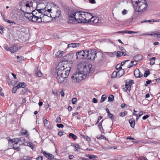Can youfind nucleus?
<instances>
[{"label": "nucleus", "instance_id": "nucleus-62", "mask_svg": "<svg viewBox=\"0 0 160 160\" xmlns=\"http://www.w3.org/2000/svg\"><path fill=\"white\" fill-rule=\"evenodd\" d=\"M102 117V116H99L98 118V120L96 121V124H97L99 122L100 120L101 119Z\"/></svg>", "mask_w": 160, "mask_h": 160}, {"label": "nucleus", "instance_id": "nucleus-56", "mask_svg": "<svg viewBox=\"0 0 160 160\" xmlns=\"http://www.w3.org/2000/svg\"><path fill=\"white\" fill-rule=\"evenodd\" d=\"M96 138L98 139H102V138H104V136L102 135H100L97 136Z\"/></svg>", "mask_w": 160, "mask_h": 160}, {"label": "nucleus", "instance_id": "nucleus-63", "mask_svg": "<svg viewBox=\"0 0 160 160\" xmlns=\"http://www.w3.org/2000/svg\"><path fill=\"white\" fill-rule=\"evenodd\" d=\"M151 82V81L150 80H148L146 81V83L145 84V86H147L148 84L150 83Z\"/></svg>", "mask_w": 160, "mask_h": 160}, {"label": "nucleus", "instance_id": "nucleus-45", "mask_svg": "<svg viewBox=\"0 0 160 160\" xmlns=\"http://www.w3.org/2000/svg\"><path fill=\"white\" fill-rule=\"evenodd\" d=\"M24 141H25V139L24 138H20L18 139V141L17 142H24Z\"/></svg>", "mask_w": 160, "mask_h": 160}, {"label": "nucleus", "instance_id": "nucleus-32", "mask_svg": "<svg viewBox=\"0 0 160 160\" xmlns=\"http://www.w3.org/2000/svg\"><path fill=\"white\" fill-rule=\"evenodd\" d=\"M157 21L154 19L151 20H145L144 21H142L141 22V23H142L143 22H156Z\"/></svg>", "mask_w": 160, "mask_h": 160}, {"label": "nucleus", "instance_id": "nucleus-15", "mask_svg": "<svg viewBox=\"0 0 160 160\" xmlns=\"http://www.w3.org/2000/svg\"><path fill=\"white\" fill-rule=\"evenodd\" d=\"M20 49V48H18L16 45H13L12 46L10 47L9 51L12 53H13L18 50Z\"/></svg>", "mask_w": 160, "mask_h": 160}, {"label": "nucleus", "instance_id": "nucleus-49", "mask_svg": "<svg viewBox=\"0 0 160 160\" xmlns=\"http://www.w3.org/2000/svg\"><path fill=\"white\" fill-rule=\"evenodd\" d=\"M106 53L108 54V55L110 56V57H112L114 55V53H116V52H106Z\"/></svg>", "mask_w": 160, "mask_h": 160}, {"label": "nucleus", "instance_id": "nucleus-34", "mask_svg": "<svg viewBox=\"0 0 160 160\" xmlns=\"http://www.w3.org/2000/svg\"><path fill=\"white\" fill-rule=\"evenodd\" d=\"M107 98V96L105 94H104L102 96L100 100V102H102L104 101Z\"/></svg>", "mask_w": 160, "mask_h": 160}, {"label": "nucleus", "instance_id": "nucleus-24", "mask_svg": "<svg viewBox=\"0 0 160 160\" xmlns=\"http://www.w3.org/2000/svg\"><path fill=\"white\" fill-rule=\"evenodd\" d=\"M35 74L36 76L39 77H41L42 76V74L41 71L38 69L35 70Z\"/></svg>", "mask_w": 160, "mask_h": 160}, {"label": "nucleus", "instance_id": "nucleus-2", "mask_svg": "<svg viewBox=\"0 0 160 160\" xmlns=\"http://www.w3.org/2000/svg\"><path fill=\"white\" fill-rule=\"evenodd\" d=\"M135 11L138 12H142L146 10L148 4L146 0H131Z\"/></svg>", "mask_w": 160, "mask_h": 160}, {"label": "nucleus", "instance_id": "nucleus-31", "mask_svg": "<svg viewBox=\"0 0 160 160\" xmlns=\"http://www.w3.org/2000/svg\"><path fill=\"white\" fill-rule=\"evenodd\" d=\"M21 133L22 135H26L27 136L29 135V133L26 130H22L21 131Z\"/></svg>", "mask_w": 160, "mask_h": 160}, {"label": "nucleus", "instance_id": "nucleus-5", "mask_svg": "<svg viewBox=\"0 0 160 160\" xmlns=\"http://www.w3.org/2000/svg\"><path fill=\"white\" fill-rule=\"evenodd\" d=\"M70 68H69V69H68L67 68H65V66H63L62 63H59L56 68V72L57 75L65 74V73L67 72V71L69 72L70 73Z\"/></svg>", "mask_w": 160, "mask_h": 160}, {"label": "nucleus", "instance_id": "nucleus-64", "mask_svg": "<svg viewBox=\"0 0 160 160\" xmlns=\"http://www.w3.org/2000/svg\"><path fill=\"white\" fill-rule=\"evenodd\" d=\"M89 2L92 4H94L96 3L95 0H89Z\"/></svg>", "mask_w": 160, "mask_h": 160}, {"label": "nucleus", "instance_id": "nucleus-47", "mask_svg": "<svg viewBox=\"0 0 160 160\" xmlns=\"http://www.w3.org/2000/svg\"><path fill=\"white\" fill-rule=\"evenodd\" d=\"M55 122L57 123H60L61 122V118L60 117H58L57 118Z\"/></svg>", "mask_w": 160, "mask_h": 160}, {"label": "nucleus", "instance_id": "nucleus-35", "mask_svg": "<svg viewBox=\"0 0 160 160\" xmlns=\"http://www.w3.org/2000/svg\"><path fill=\"white\" fill-rule=\"evenodd\" d=\"M69 136L70 138H72L74 140H76L77 139V136L72 133H70L69 135Z\"/></svg>", "mask_w": 160, "mask_h": 160}, {"label": "nucleus", "instance_id": "nucleus-22", "mask_svg": "<svg viewBox=\"0 0 160 160\" xmlns=\"http://www.w3.org/2000/svg\"><path fill=\"white\" fill-rule=\"evenodd\" d=\"M119 48L120 50H121V52L122 53V55H123V56H125L127 55V52L125 49L122 47H119Z\"/></svg>", "mask_w": 160, "mask_h": 160}, {"label": "nucleus", "instance_id": "nucleus-33", "mask_svg": "<svg viewBox=\"0 0 160 160\" xmlns=\"http://www.w3.org/2000/svg\"><path fill=\"white\" fill-rule=\"evenodd\" d=\"M156 58L153 57L150 58V60L151 61L150 64L151 65H153L155 64V60Z\"/></svg>", "mask_w": 160, "mask_h": 160}, {"label": "nucleus", "instance_id": "nucleus-51", "mask_svg": "<svg viewBox=\"0 0 160 160\" xmlns=\"http://www.w3.org/2000/svg\"><path fill=\"white\" fill-rule=\"evenodd\" d=\"M28 146H29L32 149H33L34 147V145L32 143L29 142Z\"/></svg>", "mask_w": 160, "mask_h": 160}, {"label": "nucleus", "instance_id": "nucleus-44", "mask_svg": "<svg viewBox=\"0 0 160 160\" xmlns=\"http://www.w3.org/2000/svg\"><path fill=\"white\" fill-rule=\"evenodd\" d=\"M82 137L84 138L85 139H86V140L87 141H89L90 140V138L88 137L86 135H82Z\"/></svg>", "mask_w": 160, "mask_h": 160}, {"label": "nucleus", "instance_id": "nucleus-41", "mask_svg": "<svg viewBox=\"0 0 160 160\" xmlns=\"http://www.w3.org/2000/svg\"><path fill=\"white\" fill-rule=\"evenodd\" d=\"M117 58H119L122 56H123V55H122V52L120 51H118L117 52Z\"/></svg>", "mask_w": 160, "mask_h": 160}, {"label": "nucleus", "instance_id": "nucleus-6", "mask_svg": "<svg viewBox=\"0 0 160 160\" xmlns=\"http://www.w3.org/2000/svg\"><path fill=\"white\" fill-rule=\"evenodd\" d=\"M36 8H37V7H36ZM35 10L37 11L38 14H41L39 16V17H41V18H42L43 22H48V19L49 18V16L47 15V12H46V8H44L38 9L36 8Z\"/></svg>", "mask_w": 160, "mask_h": 160}, {"label": "nucleus", "instance_id": "nucleus-12", "mask_svg": "<svg viewBox=\"0 0 160 160\" xmlns=\"http://www.w3.org/2000/svg\"><path fill=\"white\" fill-rule=\"evenodd\" d=\"M90 19H89V23L93 25H98L99 23V18L96 17H94L92 15Z\"/></svg>", "mask_w": 160, "mask_h": 160}, {"label": "nucleus", "instance_id": "nucleus-58", "mask_svg": "<svg viewBox=\"0 0 160 160\" xmlns=\"http://www.w3.org/2000/svg\"><path fill=\"white\" fill-rule=\"evenodd\" d=\"M138 159L139 160H148L146 158L143 157H140Z\"/></svg>", "mask_w": 160, "mask_h": 160}, {"label": "nucleus", "instance_id": "nucleus-46", "mask_svg": "<svg viewBox=\"0 0 160 160\" xmlns=\"http://www.w3.org/2000/svg\"><path fill=\"white\" fill-rule=\"evenodd\" d=\"M41 152L42 153H43L44 155L46 157V158L48 157V156L49 154V153H47L45 151L43 150H41Z\"/></svg>", "mask_w": 160, "mask_h": 160}, {"label": "nucleus", "instance_id": "nucleus-14", "mask_svg": "<svg viewBox=\"0 0 160 160\" xmlns=\"http://www.w3.org/2000/svg\"><path fill=\"white\" fill-rule=\"evenodd\" d=\"M134 75L136 78H141L143 75L138 68L136 69L134 71Z\"/></svg>", "mask_w": 160, "mask_h": 160}, {"label": "nucleus", "instance_id": "nucleus-4", "mask_svg": "<svg viewBox=\"0 0 160 160\" xmlns=\"http://www.w3.org/2000/svg\"><path fill=\"white\" fill-rule=\"evenodd\" d=\"M82 15L77 18L76 22L78 23H88L89 22V19L87 20L86 18L91 17L92 14L87 12H83Z\"/></svg>", "mask_w": 160, "mask_h": 160}, {"label": "nucleus", "instance_id": "nucleus-10", "mask_svg": "<svg viewBox=\"0 0 160 160\" xmlns=\"http://www.w3.org/2000/svg\"><path fill=\"white\" fill-rule=\"evenodd\" d=\"M36 11L35 10L33 11L31 19L30 21L33 22H37L38 23H40L43 22L42 18L41 17H39V16H36L35 14H37V13H36Z\"/></svg>", "mask_w": 160, "mask_h": 160}, {"label": "nucleus", "instance_id": "nucleus-20", "mask_svg": "<svg viewBox=\"0 0 160 160\" xmlns=\"http://www.w3.org/2000/svg\"><path fill=\"white\" fill-rule=\"evenodd\" d=\"M142 56L141 54H139L135 56L134 58L135 60H136V61H137L138 62L142 59Z\"/></svg>", "mask_w": 160, "mask_h": 160}, {"label": "nucleus", "instance_id": "nucleus-29", "mask_svg": "<svg viewBox=\"0 0 160 160\" xmlns=\"http://www.w3.org/2000/svg\"><path fill=\"white\" fill-rule=\"evenodd\" d=\"M74 53H76L75 52H71L69 53V56L70 58H72L73 60L76 59V57L74 56Z\"/></svg>", "mask_w": 160, "mask_h": 160}, {"label": "nucleus", "instance_id": "nucleus-60", "mask_svg": "<svg viewBox=\"0 0 160 160\" xmlns=\"http://www.w3.org/2000/svg\"><path fill=\"white\" fill-rule=\"evenodd\" d=\"M57 126L59 128H62L64 127L63 125L62 124H58Z\"/></svg>", "mask_w": 160, "mask_h": 160}, {"label": "nucleus", "instance_id": "nucleus-38", "mask_svg": "<svg viewBox=\"0 0 160 160\" xmlns=\"http://www.w3.org/2000/svg\"><path fill=\"white\" fill-rule=\"evenodd\" d=\"M150 74V72L148 70H146L145 71L144 76V77L146 78Z\"/></svg>", "mask_w": 160, "mask_h": 160}, {"label": "nucleus", "instance_id": "nucleus-48", "mask_svg": "<svg viewBox=\"0 0 160 160\" xmlns=\"http://www.w3.org/2000/svg\"><path fill=\"white\" fill-rule=\"evenodd\" d=\"M27 89L23 88L21 92V93L22 94H24L27 91Z\"/></svg>", "mask_w": 160, "mask_h": 160}, {"label": "nucleus", "instance_id": "nucleus-9", "mask_svg": "<svg viewBox=\"0 0 160 160\" xmlns=\"http://www.w3.org/2000/svg\"><path fill=\"white\" fill-rule=\"evenodd\" d=\"M85 51H81L80 52H78L76 53H74V56L76 57V59H86V52Z\"/></svg>", "mask_w": 160, "mask_h": 160}, {"label": "nucleus", "instance_id": "nucleus-13", "mask_svg": "<svg viewBox=\"0 0 160 160\" xmlns=\"http://www.w3.org/2000/svg\"><path fill=\"white\" fill-rule=\"evenodd\" d=\"M133 83V81L132 80H129L128 82H127L125 84V87L123 88V90L126 92L128 90L130 92L131 89V86Z\"/></svg>", "mask_w": 160, "mask_h": 160}, {"label": "nucleus", "instance_id": "nucleus-37", "mask_svg": "<svg viewBox=\"0 0 160 160\" xmlns=\"http://www.w3.org/2000/svg\"><path fill=\"white\" fill-rule=\"evenodd\" d=\"M87 157L90 159H95V158H97V157L94 155H88Z\"/></svg>", "mask_w": 160, "mask_h": 160}, {"label": "nucleus", "instance_id": "nucleus-25", "mask_svg": "<svg viewBox=\"0 0 160 160\" xmlns=\"http://www.w3.org/2000/svg\"><path fill=\"white\" fill-rule=\"evenodd\" d=\"M129 122L132 128H134L135 124V121L133 118L129 120Z\"/></svg>", "mask_w": 160, "mask_h": 160}, {"label": "nucleus", "instance_id": "nucleus-36", "mask_svg": "<svg viewBox=\"0 0 160 160\" xmlns=\"http://www.w3.org/2000/svg\"><path fill=\"white\" fill-rule=\"evenodd\" d=\"M116 77L118 78L117 72L116 71H114L112 74V78H114Z\"/></svg>", "mask_w": 160, "mask_h": 160}, {"label": "nucleus", "instance_id": "nucleus-43", "mask_svg": "<svg viewBox=\"0 0 160 160\" xmlns=\"http://www.w3.org/2000/svg\"><path fill=\"white\" fill-rule=\"evenodd\" d=\"M18 88V87H17V86L13 87L12 89V92L13 93H15Z\"/></svg>", "mask_w": 160, "mask_h": 160}, {"label": "nucleus", "instance_id": "nucleus-61", "mask_svg": "<svg viewBox=\"0 0 160 160\" xmlns=\"http://www.w3.org/2000/svg\"><path fill=\"white\" fill-rule=\"evenodd\" d=\"M63 132L61 131H60L58 132V135L60 136H61L63 135Z\"/></svg>", "mask_w": 160, "mask_h": 160}, {"label": "nucleus", "instance_id": "nucleus-57", "mask_svg": "<svg viewBox=\"0 0 160 160\" xmlns=\"http://www.w3.org/2000/svg\"><path fill=\"white\" fill-rule=\"evenodd\" d=\"M29 142H27L24 141L22 143V144L24 146H28L29 145Z\"/></svg>", "mask_w": 160, "mask_h": 160}, {"label": "nucleus", "instance_id": "nucleus-7", "mask_svg": "<svg viewBox=\"0 0 160 160\" xmlns=\"http://www.w3.org/2000/svg\"><path fill=\"white\" fill-rule=\"evenodd\" d=\"M98 52L95 49L86 51V59L94 60L97 57Z\"/></svg>", "mask_w": 160, "mask_h": 160}, {"label": "nucleus", "instance_id": "nucleus-53", "mask_svg": "<svg viewBox=\"0 0 160 160\" xmlns=\"http://www.w3.org/2000/svg\"><path fill=\"white\" fill-rule=\"evenodd\" d=\"M56 14L57 15L56 16V17L57 18H58L61 14V11L58 10L57 11Z\"/></svg>", "mask_w": 160, "mask_h": 160}, {"label": "nucleus", "instance_id": "nucleus-50", "mask_svg": "<svg viewBox=\"0 0 160 160\" xmlns=\"http://www.w3.org/2000/svg\"><path fill=\"white\" fill-rule=\"evenodd\" d=\"M131 63L132 65H133V66H135L137 64V61L135 60L134 61H131Z\"/></svg>", "mask_w": 160, "mask_h": 160}, {"label": "nucleus", "instance_id": "nucleus-1", "mask_svg": "<svg viewBox=\"0 0 160 160\" xmlns=\"http://www.w3.org/2000/svg\"><path fill=\"white\" fill-rule=\"evenodd\" d=\"M92 65L85 62L79 63L78 65V72H76L71 77L72 82L76 83L86 78L87 74L92 73L91 69Z\"/></svg>", "mask_w": 160, "mask_h": 160}, {"label": "nucleus", "instance_id": "nucleus-55", "mask_svg": "<svg viewBox=\"0 0 160 160\" xmlns=\"http://www.w3.org/2000/svg\"><path fill=\"white\" fill-rule=\"evenodd\" d=\"M17 58L21 61H23L24 60V58L23 57H19V56H17Z\"/></svg>", "mask_w": 160, "mask_h": 160}, {"label": "nucleus", "instance_id": "nucleus-40", "mask_svg": "<svg viewBox=\"0 0 160 160\" xmlns=\"http://www.w3.org/2000/svg\"><path fill=\"white\" fill-rule=\"evenodd\" d=\"M139 32H134L131 31H127V30L126 33L130 34H132V33H138Z\"/></svg>", "mask_w": 160, "mask_h": 160}, {"label": "nucleus", "instance_id": "nucleus-59", "mask_svg": "<svg viewBox=\"0 0 160 160\" xmlns=\"http://www.w3.org/2000/svg\"><path fill=\"white\" fill-rule=\"evenodd\" d=\"M103 120H102L101 121L100 123H99L98 124V127L99 129H100L101 127V128H102V122H103Z\"/></svg>", "mask_w": 160, "mask_h": 160}, {"label": "nucleus", "instance_id": "nucleus-16", "mask_svg": "<svg viewBox=\"0 0 160 160\" xmlns=\"http://www.w3.org/2000/svg\"><path fill=\"white\" fill-rule=\"evenodd\" d=\"M20 144H18V142H16L13 145V148L17 151H20Z\"/></svg>", "mask_w": 160, "mask_h": 160}, {"label": "nucleus", "instance_id": "nucleus-42", "mask_svg": "<svg viewBox=\"0 0 160 160\" xmlns=\"http://www.w3.org/2000/svg\"><path fill=\"white\" fill-rule=\"evenodd\" d=\"M108 114V117H109L110 118H111L112 120H113L114 119V118L113 117V115L110 112Z\"/></svg>", "mask_w": 160, "mask_h": 160}, {"label": "nucleus", "instance_id": "nucleus-21", "mask_svg": "<svg viewBox=\"0 0 160 160\" xmlns=\"http://www.w3.org/2000/svg\"><path fill=\"white\" fill-rule=\"evenodd\" d=\"M74 14L75 17H76V18L80 17L82 14L80 12L78 11H76V12L74 11Z\"/></svg>", "mask_w": 160, "mask_h": 160}, {"label": "nucleus", "instance_id": "nucleus-18", "mask_svg": "<svg viewBox=\"0 0 160 160\" xmlns=\"http://www.w3.org/2000/svg\"><path fill=\"white\" fill-rule=\"evenodd\" d=\"M24 13V16L26 18L28 19L29 20H30L31 19V18L33 12L32 13H27L25 12Z\"/></svg>", "mask_w": 160, "mask_h": 160}, {"label": "nucleus", "instance_id": "nucleus-28", "mask_svg": "<svg viewBox=\"0 0 160 160\" xmlns=\"http://www.w3.org/2000/svg\"><path fill=\"white\" fill-rule=\"evenodd\" d=\"M143 114V112L142 111H140L139 113V115L135 113H133V115L136 116L137 118H136V120H138L140 117Z\"/></svg>", "mask_w": 160, "mask_h": 160}, {"label": "nucleus", "instance_id": "nucleus-8", "mask_svg": "<svg viewBox=\"0 0 160 160\" xmlns=\"http://www.w3.org/2000/svg\"><path fill=\"white\" fill-rule=\"evenodd\" d=\"M76 17H75L74 11H70L68 12V22L69 24H72L75 22L77 20Z\"/></svg>", "mask_w": 160, "mask_h": 160}, {"label": "nucleus", "instance_id": "nucleus-17", "mask_svg": "<svg viewBox=\"0 0 160 160\" xmlns=\"http://www.w3.org/2000/svg\"><path fill=\"white\" fill-rule=\"evenodd\" d=\"M80 44L77 43H71L69 44L68 45L67 48H74L77 47H79Z\"/></svg>", "mask_w": 160, "mask_h": 160}, {"label": "nucleus", "instance_id": "nucleus-23", "mask_svg": "<svg viewBox=\"0 0 160 160\" xmlns=\"http://www.w3.org/2000/svg\"><path fill=\"white\" fill-rule=\"evenodd\" d=\"M47 158L50 160H59L58 159L55 158L54 156L52 154L50 153H49Z\"/></svg>", "mask_w": 160, "mask_h": 160}, {"label": "nucleus", "instance_id": "nucleus-19", "mask_svg": "<svg viewBox=\"0 0 160 160\" xmlns=\"http://www.w3.org/2000/svg\"><path fill=\"white\" fill-rule=\"evenodd\" d=\"M118 78H119L122 76L124 73V70L123 69L119 70L117 72Z\"/></svg>", "mask_w": 160, "mask_h": 160}, {"label": "nucleus", "instance_id": "nucleus-11", "mask_svg": "<svg viewBox=\"0 0 160 160\" xmlns=\"http://www.w3.org/2000/svg\"><path fill=\"white\" fill-rule=\"evenodd\" d=\"M69 74V72L67 71V72L65 73V74L57 75V79L58 82L59 83L62 82L64 80L65 78H67Z\"/></svg>", "mask_w": 160, "mask_h": 160}, {"label": "nucleus", "instance_id": "nucleus-26", "mask_svg": "<svg viewBox=\"0 0 160 160\" xmlns=\"http://www.w3.org/2000/svg\"><path fill=\"white\" fill-rule=\"evenodd\" d=\"M43 123L44 124V126H45L46 127L48 128H51V126L48 125V124H50L49 122L46 119H45L43 121Z\"/></svg>", "mask_w": 160, "mask_h": 160}, {"label": "nucleus", "instance_id": "nucleus-52", "mask_svg": "<svg viewBox=\"0 0 160 160\" xmlns=\"http://www.w3.org/2000/svg\"><path fill=\"white\" fill-rule=\"evenodd\" d=\"M4 48L7 51H9L10 47H8L7 45H5L4 46Z\"/></svg>", "mask_w": 160, "mask_h": 160}, {"label": "nucleus", "instance_id": "nucleus-54", "mask_svg": "<svg viewBox=\"0 0 160 160\" xmlns=\"http://www.w3.org/2000/svg\"><path fill=\"white\" fill-rule=\"evenodd\" d=\"M77 100V98H73L72 100V103L73 104H75Z\"/></svg>", "mask_w": 160, "mask_h": 160}, {"label": "nucleus", "instance_id": "nucleus-30", "mask_svg": "<svg viewBox=\"0 0 160 160\" xmlns=\"http://www.w3.org/2000/svg\"><path fill=\"white\" fill-rule=\"evenodd\" d=\"M64 52L61 51H58L56 54V56L58 58H60L62 56L63 54H64Z\"/></svg>", "mask_w": 160, "mask_h": 160}, {"label": "nucleus", "instance_id": "nucleus-3", "mask_svg": "<svg viewBox=\"0 0 160 160\" xmlns=\"http://www.w3.org/2000/svg\"><path fill=\"white\" fill-rule=\"evenodd\" d=\"M33 4L37 6V2L34 0H23L19 3L20 9L23 12L26 11L28 8H30L31 7H33Z\"/></svg>", "mask_w": 160, "mask_h": 160}, {"label": "nucleus", "instance_id": "nucleus-39", "mask_svg": "<svg viewBox=\"0 0 160 160\" xmlns=\"http://www.w3.org/2000/svg\"><path fill=\"white\" fill-rule=\"evenodd\" d=\"M114 100V96L112 95H111L108 98V101L112 102Z\"/></svg>", "mask_w": 160, "mask_h": 160}, {"label": "nucleus", "instance_id": "nucleus-27", "mask_svg": "<svg viewBox=\"0 0 160 160\" xmlns=\"http://www.w3.org/2000/svg\"><path fill=\"white\" fill-rule=\"evenodd\" d=\"M26 86V84L24 83V82H19L17 86V87L18 88H24Z\"/></svg>", "mask_w": 160, "mask_h": 160}]
</instances>
